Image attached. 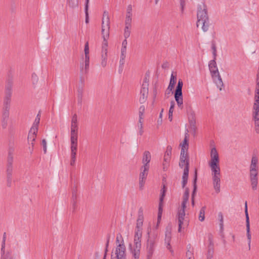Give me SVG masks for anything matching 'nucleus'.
<instances>
[{"label": "nucleus", "instance_id": "1", "mask_svg": "<svg viewBox=\"0 0 259 259\" xmlns=\"http://www.w3.org/2000/svg\"><path fill=\"white\" fill-rule=\"evenodd\" d=\"M211 159L209 165L212 172L213 186L216 193L220 192L221 170L219 166V154L215 148H213L210 152Z\"/></svg>", "mask_w": 259, "mask_h": 259}, {"label": "nucleus", "instance_id": "2", "mask_svg": "<svg viewBox=\"0 0 259 259\" xmlns=\"http://www.w3.org/2000/svg\"><path fill=\"white\" fill-rule=\"evenodd\" d=\"M197 16V26L201 25L203 31L206 32L208 30L210 23L206 6L202 2L198 6Z\"/></svg>", "mask_w": 259, "mask_h": 259}, {"label": "nucleus", "instance_id": "3", "mask_svg": "<svg viewBox=\"0 0 259 259\" xmlns=\"http://www.w3.org/2000/svg\"><path fill=\"white\" fill-rule=\"evenodd\" d=\"M110 18L109 13L107 11H104L103 14L102 20V35L103 38L102 49H108L107 39L109 36L110 30Z\"/></svg>", "mask_w": 259, "mask_h": 259}, {"label": "nucleus", "instance_id": "4", "mask_svg": "<svg viewBox=\"0 0 259 259\" xmlns=\"http://www.w3.org/2000/svg\"><path fill=\"white\" fill-rule=\"evenodd\" d=\"M14 152V149L13 148H10L8 151V155L7 159V186L9 187H10L12 186V175L13 171Z\"/></svg>", "mask_w": 259, "mask_h": 259}, {"label": "nucleus", "instance_id": "5", "mask_svg": "<svg viewBox=\"0 0 259 259\" xmlns=\"http://www.w3.org/2000/svg\"><path fill=\"white\" fill-rule=\"evenodd\" d=\"M215 60L213 59L209 62L208 64L209 69L213 81L216 84L217 87L219 88L220 91H222V88L224 87V83L219 72Z\"/></svg>", "mask_w": 259, "mask_h": 259}, {"label": "nucleus", "instance_id": "6", "mask_svg": "<svg viewBox=\"0 0 259 259\" xmlns=\"http://www.w3.org/2000/svg\"><path fill=\"white\" fill-rule=\"evenodd\" d=\"M90 56L89 47L88 41L86 42L84 46V58L83 61L80 64V72L83 75L87 74L89 71Z\"/></svg>", "mask_w": 259, "mask_h": 259}, {"label": "nucleus", "instance_id": "7", "mask_svg": "<svg viewBox=\"0 0 259 259\" xmlns=\"http://www.w3.org/2000/svg\"><path fill=\"white\" fill-rule=\"evenodd\" d=\"M183 82L182 80L179 79L174 94L175 99L177 103L178 106L181 109L183 108Z\"/></svg>", "mask_w": 259, "mask_h": 259}, {"label": "nucleus", "instance_id": "8", "mask_svg": "<svg viewBox=\"0 0 259 259\" xmlns=\"http://www.w3.org/2000/svg\"><path fill=\"white\" fill-rule=\"evenodd\" d=\"M143 221V210L142 208L141 207L138 210V217L137 220L135 236L142 238Z\"/></svg>", "mask_w": 259, "mask_h": 259}, {"label": "nucleus", "instance_id": "9", "mask_svg": "<svg viewBox=\"0 0 259 259\" xmlns=\"http://www.w3.org/2000/svg\"><path fill=\"white\" fill-rule=\"evenodd\" d=\"M185 208H181L179 209L177 216L179 225V232H181L182 229L188 225V221L185 219Z\"/></svg>", "mask_w": 259, "mask_h": 259}, {"label": "nucleus", "instance_id": "10", "mask_svg": "<svg viewBox=\"0 0 259 259\" xmlns=\"http://www.w3.org/2000/svg\"><path fill=\"white\" fill-rule=\"evenodd\" d=\"M148 239L147 243V258L150 259L152 257L154 251L155 247L156 246V235H154L152 237H150L149 232H148Z\"/></svg>", "mask_w": 259, "mask_h": 259}, {"label": "nucleus", "instance_id": "11", "mask_svg": "<svg viewBox=\"0 0 259 259\" xmlns=\"http://www.w3.org/2000/svg\"><path fill=\"white\" fill-rule=\"evenodd\" d=\"M150 167L142 166L140 168V174L139 176V188L140 189L142 190L147 177L148 176V172Z\"/></svg>", "mask_w": 259, "mask_h": 259}, {"label": "nucleus", "instance_id": "12", "mask_svg": "<svg viewBox=\"0 0 259 259\" xmlns=\"http://www.w3.org/2000/svg\"><path fill=\"white\" fill-rule=\"evenodd\" d=\"M245 214L246 218V232H247V237L248 241V244L249 246V248H250V243H251V234L250 233V225H249V218L247 210V201L245 202Z\"/></svg>", "mask_w": 259, "mask_h": 259}, {"label": "nucleus", "instance_id": "13", "mask_svg": "<svg viewBox=\"0 0 259 259\" xmlns=\"http://www.w3.org/2000/svg\"><path fill=\"white\" fill-rule=\"evenodd\" d=\"M257 175L258 171L249 172L251 187L253 190H256L257 189L258 184Z\"/></svg>", "mask_w": 259, "mask_h": 259}, {"label": "nucleus", "instance_id": "14", "mask_svg": "<svg viewBox=\"0 0 259 259\" xmlns=\"http://www.w3.org/2000/svg\"><path fill=\"white\" fill-rule=\"evenodd\" d=\"M38 128L37 127H31L29 131L28 135V142H31L32 147H33L34 142L35 140L36 137V134L37 133Z\"/></svg>", "mask_w": 259, "mask_h": 259}, {"label": "nucleus", "instance_id": "15", "mask_svg": "<svg viewBox=\"0 0 259 259\" xmlns=\"http://www.w3.org/2000/svg\"><path fill=\"white\" fill-rule=\"evenodd\" d=\"M13 84V75L11 70L8 73L7 78L6 80V84L5 90L12 91V86Z\"/></svg>", "mask_w": 259, "mask_h": 259}, {"label": "nucleus", "instance_id": "16", "mask_svg": "<svg viewBox=\"0 0 259 259\" xmlns=\"http://www.w3.org/2000/svg\"><path fill=\"white\" fill-rule=\"evenodd\" d=\"M151 159V155L149 151H145L143 153L142 157V163L143 167H150L149 163Z\"/></svg>", "mask_w": 259, "mask_h": 259}, {"label": "nucleus", "instance_id": "17", "mask_svg": "<svg viewBox=\"0 0 259 259\" xmlns=\"http://www.w3.org/2000/svg\"><path fill=\"white\" fill-rule=\"evenodd\" d=\"M145 87L146 85H145ZM148 95V88H142L140 91V97L139 102L141 104H143L147 100Z\"/></svg>", "mask_w": 259, "mask_h": 259}, {"label": "nucleus", "instance_id": "18", "mask_svg": "<svg viewBox=\"0 0 259 259\" xmlns=\"http://www.w3.org/2000/svg\"><path fill=\"white\" fill-rule=\"evenodd\" d=\"M132 21V6L128 5L126 9V14L125 20V24H131Z\"/></svg>", "mask_w": 259, "mask_h": 259}, {"label": "nucleus", "instance_id": "19", "mask_svg": "<svg viewBox=\"0 0 259 259\" xmlns=\"http://www.w3.org/2000/svg\"><path fill=\"white\" fill-rule=\"evenodd\" d=\"M141 246H135L134 245V247H132V245H130V250L131 251V253H132L133 257L135 259H139L140 257V249H141Z\"/></svg>", "mask_w": 259, "mask_h": 259}, {"label": "nucleus", "instance_id": "20", "mask_svg": "<svg viewBox=\"0 0 259 259\" xmlns=\"http://www.w3.org/2000/svg\"><path fill=\"white\" fill-rule=\"evenodd\" d=\"M177 77L176 75H174L172 73L171 74L169 84L167 89V94H169L172 91L174 88L175 85L176 83Z\"/></svg>", "mask_w": 259, "mask_h": 259}, {"label": "nucleus", "instance_id": "21", "mask_svg": "<svg viewBox=\"0 0 259 259\" xmlns=\"http://www.w3.org/2000/svg\"><path fill=\"white\" fill-rule=\"evenodd\" d=\"M189 169H188L187 167L184 168L182 182V186L183 188H184L187 184L189 176Z\"/></svg>", "mask_w": 259, "mask_h": 259}, {"label": "nucleus", "instance_id": "22", "mask_svg": "<svg viewBox=\"0 0 259 259\" xmlns=\"http://www.w3.org/2000/svg\"><path fill=\"white\" fill-rule=\"evenodd\" d=\"M189 197V189L188 188H186L185 192L183 196V201L182 202L181 208H186V204L188 201Z\"/></svg>", "mask_w": 259, "mask_h": 259}, {"label": "nucleus", "instance_id": "23", "mask_svg": "<svg viewBox=\"0 0 259 259\" xmlns=\"http://www.w3.org/2000/svg\"><path fill=\"white\" fill-rule=\"evenodd\" d=\"M77 197L76 188H73L72 192V204L73 210H74L76 207Z\"/></svg>", "mask_w": 259, "mask_h": 259}, {"label": "nucleus", "instance_id": "24", "mask_svg": "<svg viewBox=\"0 0 259 259\" xmlns=\"http://www.w3.org/2000/svg\"><path fill=\"white\" fill-rule=\"evenodd\" d=\"M197 180V170H195V173H194V179H193V192H192V198H194L195 195V194L196 193V191H197V184H196Z\"/></svg>", "mask_w": 259, "mask_h": 259}, {"label": "nucleus", "instance_id": "25", "mask_svg": "<svg viewBox=\"0 0 259 259\" xmlns=\"http://www.w3.org/2000/svg\"><path fill=\"white\" fill-rule=\"evenodd\" d=\"M131 24L127 25V24H125V28L124 31V38L127 39L130 37L131 34Z\"/></svg>", "mask_w": 259, "mask_h": 259}, {"label": "nucleus", "instance_id": "26", "mask_svg": "<svg viewBox=\"0 0 259 259\" xmlns=\"http://www.w3.org/2000/svg\"><path fill=\"white\" fill-rule=\"evenodd\" d=\"M175 103L174 101H173V100L171 101L170 102V108H169V112H168V119L170 121H172V113L174 112V109L175 107Z\"/></svg>", "mask_w": 259, "mask_h": 259}, {"label": "nucleus", "instance_id": "27", "mask_svg": "<svg viewBox=\"0 0 259 259\" xmlns=\"http://www.w3.org/2000/svg\"><path fill=\"white\" fill-rule=\"evenodd\" d=\"M83 87H78L77 93H78V102L81 104L82 103V98L83 96Z\"/></svg>", "mask_w": 259, "mask_h": 259}, {"label": "nucleus", "instance_id": "28", "mask_svg": "<svg viewBox=\"0 0 259 259\" xmlns=\"http://www.w3.org/2000/svg\"><path fill=\"white\" fill-rule=\"evenodd\" d=\"M78 130L71 129L70 141H77Z\"/></svg>", "mask_w": 259, "mask_h": 259}, {"label": "nucleus", "instance_id": "29", "mask_svg": "<svg viewBox=\"0 0 259 259\" xmlns=\"http://www.w3.org/2000/svg\"><path fill=\"white\" fill-rule=\"evenodd\" d=\"M187 151L184 150L183 148H181L180 160H189Z\"/></svg>", "mask_w": 259, "mask_h": 259}, {"label": "nucleus", "instance_id": "30", "mask_svg": "<svg viewBox=\"0 0 259 259\" xmlns=\"http://www.w3.org/2000/svg\"><path fill=\"white\" fill-rule=\"evenodd\" d=\"M205 206H203L200 210L198 219L201 222H203L205 219Z\"/></svg>", "mask_w": 259, "mask_h": 259}, {"label": "nucleus", "instance_id": "31", "mask_svg": "<svg viewBox=\"0 0 259 259\" xmlns=\"http://www.w3.org/2000/svg\"><path fill=\"white\" fill-rule=\"evenodd\" d=\"M71 147L70 150L71 152L76 153L77 149V141H70Z\"/></svg>", "mask_w": 259, "mask_h": 259}, {"label": "nucleus", "instance_id": "32", "mask_svg": "<svg viewBox=\"0 0 259 259\" xmlns=\"http://www.w3.org/2000/svg\"><path fill=\"white\" fill-rule=\"evenodd\" d=\"M89 3V0H86L85 5V22L86 23H88L89 22V13H88Z\"/></svg>", "mask_w": 259, "mask_h": 259}, {"label": "nucleus", "instance_id": "33", "mask_svg": "<svg viewBox=\"0 0 259 259\" xmlns=\"http://www.w3.org/2000/svg\"><path fill=\"white\" fill-rule=\"evenodd\" d=\"M179 166L183 168L187 167L189 169V160H180Z\"/></svg>", "mask_w": 259, "mask_h": 259}, {"label": "nucleus", "instance_id": "34", "mask_svg": "<svg viewBox=\"0 0 259 259\" xmlns=\"http://www.w3.org/2000/svg\"><path fill=\"white\" fill-rule=\"evenodd\" d=\"M195 119L194 118V114H192V117L191 118H189V123L191 127V128L192 129L194 132L196 130V126H195Z\"/></svg>", "mask_w": 259, "mask_h": 259}, {"label": "nucleus", "instance_id": "35", "mask_svg": "<svg viewBox=\"0 0 259 259\" xmlns=\"http://www.w3.org/2000/svg\"><path fill=\"white\" fill-rule=\"evenodd\" d=\"M78 0H67V4L72 8H76L78 7Z\"/></svg>", "mask_w": 259, "mask_h": 259}, {"label": "nucleus", "instance_id": "36", "mask_svg": "<svg viewBox=\"0 0 259 259\" xmlns=\"http://www.w3.org/2000/svg\"><path fill=\"white\" fill-rule=\"evenodd\" d=\"M149 75L148 73H146L144 78L143 82L142 85V88H145L144 86L146 85V88H148L149 87Z\"/></svg>", "mask_w": 259, "mask_h": 259}, {"label": "nucleus", "instance_id": "37", "mask_svg": "<svg viewBox=\"0 0 259 259\" xmlns=\"http://www.w3.org/2000/svg\"><path fill=\"white\" fill-rule=\"evenodd\" d=\"M6 233H4L3 240L1 247V254L2 259L5 258V241H6Z\"/></svg>", "mask_w": 259, "mask_h": 259}, {"label": "nucleus", "instance_id": "38", "mask_svg": "<svg viewBox=\"0 0 259 259\" xmlns=\"http://www.w3.org/2000/svg\"><path fill=\"white\" fill-rule=\"evenodd\" d=\"M166 191V186L165 185L163 184L162 186V188L161 190V194H160V198H159L160 201L163 202L164 198L165 195Z\"/></svg>", "mask_w": 259, "mask_h": 259}, {"label": "nucleus", "instance_id": "39", "mask_svg": "<svg viewBox=\"0 0 259 259\" xmlns=\"http://www.w3.org/2000/svg\"><path fill=\"white\" fill-rule=\"evenodd\" d=\"M40 111H39L38 112V113L37 114V115H36V117L35 119V120H34L33 124L31 127H37L38 128V125H39V122H40Z\"/></svg>", "mask_w": 259, "mask_h": 259}, {"label": "nucleus", "instance_id": "40", "mask_svg": "<svg viewBox=\"0 0 259 259\" xmlns=\"http://www.w3.org/2000/svg\"><path fill=\"white\" fill-rule=\"evenodd\" d=\"M107 57L106 55H101V65L102 67L105 68L107 64Z\"/></svg>", "mask_w": 259, "mask_h": 259}, {"label": "nucleus", "instance_id": "41", "mask_svg": "<svg viewBox=\"0 0 259 259\" xmlns=\"http://www.w3.org/2000/svg\"><path fill=\"white\" fill-rule=\"evenodd\" d=\"M126 52H121L120 60H119V64L120 66L124 65L125 63V59L126 57Z\"/></svg>", "mask_w": 259, "mask_h": 259}, {"label": "nucleus", "instance_id": "42", "mask_svg": "<svg viewBox=\"0 0 259 259\" xmlns=\"http://www.w3.org/2000/svg\"><path fill=\"white\" fill-rule=\"evenodd\" d=\"M186 135H187L186 134ZM182 148H183L184 150H188V142L187 140V135H185V138L184 140V141L182 144H181Z\"/></svg>", "mask_w": 259, "mask_h": 259}, {"label": "nucleus", "instance_id": "43", "mask_svg": "<svg viewBox=\"0 0 259 259\" xmlns=\"http://www.w3.org/2000/svg\"><path fill=\"white\" fill-rule=\"evenodd\" d=\"M9 109H3L2 115V118H9Z\"/></svg>", "mask_w": 259, "mask_h": 259}, {"label": "nucleus", "instance_id": "44", "mask_svg": "<svg viewBox=\"0 0 259 259\" xmlns=\"http://www.w3.org/2000/svg\"><path fill=\"white\" fill-rule=\"evenodd\" d=\"M11 100H4V106L3 109H10Z\"/></svg>", "mask_w": 259, "mask_h": 259}, {"label": "nucleus", "instance_id": "45", "mask_svg": "<svg viewBox=\"0 0 259 259\" xmlns=\"http://www.w3.org/2000/svg\"><path fill=\"white\" fill-rule=\"evenodd\" d=\"M127 45V41L126 39L124 38L122 42V46L121 48V52H126V48Z\"/></svg>", "mask_w": 259, "mask_h": 259}, {"label": "nucleus", "instance_id": "46", "mask_svg": "<svg viewBox=\"0 0 259 259\" xmlns=\"http://www.w3.org/2000/svg\"><path fill=\"white\" fill-rule=\"evenodd\" d=\"M141 238L134 236V245L135 246H141Z\"/></svg>", "mask_w": 259, "mask_h": 259}, {"label": "nucleus", "instance_id": "47", "mask_svg": "<svg viewBox=\"0 0 259 259\" xmlns=\"http://www.w3.org/2000/svg\"><path fill=\"white\" fill-rule=\"evenodd\" d=\"M218 217H219V220H220V229L221 230H223V226H224V225H223V214L221 212H220L218 214Z\"/></svg>", "mask_w": 259, "mask_h": 259}, {"label": "nucleus", "instance_id": "48", "mask_svg": "<svg viewBox=\"0 0 259 259\" xmlns=\"http://www.w3.org/2000/svg\"><path fill=\"white\" fill-rule=\"evenodd\" d=\"M116 244H123L124 245L123 243V240L122 238V236L120 234H118L117 235L116 238Z\"/></svg>", "mask_w": 259, "mask_h": 259}, {"label": "nucleus", "instance_id": "49", "mask_svg": "<svg viewBox=\"0 0 259 259\" xmlns=\"http://www.w3.org/2000/svg\"><path fill=\"white\" fill-rule=\"evenodd\" d=\"M12 94V91H6L5 90V96L4 98L5 100H11V96Z\"/></svg>", "mask_w": 259, "mask_h": 259}, {"label": "nucleus", "instance_id": "50", "mask_svg": "<svg viewBox=\"0 0 259 259\" xmlns=\"http://www.w3.org/2000/svg\"><path fill=\"white\" fill-rule=\"evenodd\" d=\"M211 49L212 50V54L213 56L214 59H215L217 56V48L215 46V44L214 42H212L211 44Z\"/></svg>", "mask_w": 259, "mask_h": 259}, {"label": "nucleus", "instance_id": "51", "mask_svg": "<svg viewBox=\"0 0 259 259\" xmlns=\"http://www.w3.org/2000/svg\"><path fill=\"white\" fill-rule=\"evenodd\" d=\"M258 162V158L255 155H253L251 158V164L256 165Z\"/></svg>", "mask_w": 259, "mask_h": 259}, {"label": "nucleus", "instance_id": "52", "mask_svg": "<svg viewBox=\"0 0 259 259\" xmlns=\"http://www.w3.org/2000/svg\"><path fill=\"white\" fill-rule=\"evenodd\" d=\"M9 118H2V126L3 128H6L8 125Z\"/></svg>", "mask_w": 259, "mask_h": 259}, {"label": "nucleus", "instance_id": "53", "mask_svg": "<svg viewBox=\"0 0 259 259\" xmlns=\"http://www.w3.org/2000/svg\"><path fill=\"white\" fill-rule=\"evenodd\" d=\"M145 107L144 105H142L140 107L139 109V116H143L145 112Z\"/></svg>", "mask_w": 259, "mask_h": 259}, {"label": "nucleus", "instance_id": "54", "mask_svg": "<svg viewBox=\"0 0 259 259\" xmlns=\"http://www.w3.org/2000/svg\"><path fill=\"white\" fill-rule=\"evenodd\" d=\"M249 171L250 172L258 171L257 165H254L253 164H250V167H249Z\"/></svg>", "mask_w": 259, "mask_h": 259}, {"label": "nucleus", "instance_id": "55", "mask_svg": "<svg viewBox=\"0 0 259 259\" xmlns=\"http://www.w3.org/2000/svg\"><path fill=\"white\" fill-rule=\"evenodd\" d=\"M187 251L186 252V256H191L192 255V250H191V244H188L187 246Z\"/></svg>", "mask_w": 259, "mask_h": 259}, {"label": "nucleus", "instance_id": "56", "mask_svg": "<svg viewBox=\"0 0 259 259\" xmlns=\"http://www.w3.org/2000/svg\"><path fill=\"white\" fill-rule=\"evenodd\" d=\"M41 144L43 147V150L45 153L47 152V142L45 139H43L41 142Z\"/></svg>", "mask_w": 259, "mask_h": 259}, {"label": "nucleus", "instance_id": "57", "mask_svg": "<svg viewBox=\"0 0 259 259\" xmlns=\"http://www.w3.org/2000/svg\"><path fill=\"white\" fill-rule=\"evenodd\" d=\"M78 118L76 114H74L71 119V123H77Z\"/></svg>", "mask_w": 259, "mask_h": 259}, {"label": "nucleus", "instance_id": "58", "mask_svg": "<svg viewBox=\"0 0 259 259\" xmlns=\"http://www.w3.org/2000/svg\"><path fill=\"white\" fill-rule=\"evenodd\" d=\"M171 150L172 148L171 146H168L167 147V149L166 152H165V155L170 156L171 154Z\"/></svg>", "mask_w": 259, "mask_h": 259}, {"label": "nucleus", "instance_id": "59", "mask_svg": "<svg viewBox=\"0 0 259 259\" xmlns=\"http://www.w3.org/2000/svg\"><path fill=\"white\" fill-rule=\"evenodd\" d=\"M186 5L185 0H180V6L181 9V11L183 13L184 10V7Z\"/></svg>", "mask_w": 259, "mask_h": 259}, {"label": "nucleus", "instance_id": "60", "mask_svg": "<svg viewBox=\"0 0 259 259\" xmlns=\"http://www.w3.org/2000/svg\"><path fill=\"white\" fill-rule=\"evenodd\" d=\"M78 87H84V79L82 76L80 77V79L78 83Z\"/></svg>", "mask_w": 259, "mask_h": 259}, {"label": "nucleus", "instance_id": "61", "mask_svg": "<svg viewBox=\"0 0 259 259\" xmlns=\"http://www.w3.org/2000/svg\"><path fill=\"white\" fill-rule=\"evenodd\" d=\"M162 207H163V202H161L159 201L158 213H160V214H161L162 213Z\"/></svg>", "mask_w": 259, "mask_h": 259}, {"label": "nucleus", "instance_id": "62", "mask_svg": "<svg viewBox=\"0 0 259 259\" xmlns=\"http://www.w3.org/2000/svg\"><path fill=\"white\" fill-rule=\"evenodd\" d=\"M110 238V236L109 234H108L107 236V242H106V252H107L108 251V249L107 248H108V246H109Z\"/></svg>", "mask_w": 259, "mask_h": 259}, {"label": "nucleus", "instance_id": "63", "mask_svg": "<svg viewBox=\"0 0 259 259\" xmlns=\"http://www.w3.org/2000/svg\"><path fill=\"white\" fill-rule=\"evenodd\" d=\"M170 159V156L165 155H164L163 161L169 162Z\"/></svg>", "mask_w": 259, "mask_h": 259}, {"label": "nucleus", "instance_id": "64", "mask_svg": "<svg viewBox=\"0 0 259 259\" xmlns=\"http://www.w3.org/2000/svg\"><path fill=\"white\" fill-rule=\"evenodd\" d=\"M208 241L209 243V246H213V240H212V236L211 235H209L208 236Z\"/></svg>", "mask_w": 259, "mask_h": 259}]
</instances>
